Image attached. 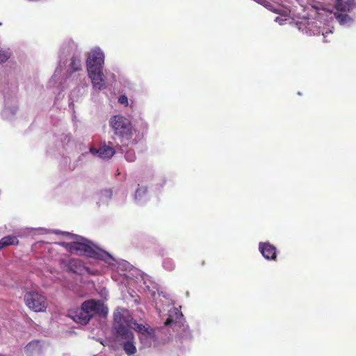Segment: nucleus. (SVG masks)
<instances>
[{
	"label": "nucleus",
	"instance_id": "1",
	"mask_svg": "<svg viewBox=\"0 0 356 356\" xmlns=\"http://www.w3.org/2000/svg\"><path fill=\"white\" fill-rule=\"evenodd\" d=\"M109 124L115 135L120 139L121 148L138 143L136 138H133L136 130L133 129L130 120L127 118L120 115H114L111 118Z\"/></svg>",
	"mask_w": 356,
	"mask_h": 356
},
{
	"label": "nucleus",
	"instance_id": "2",
	"mask_svg": "<svg viewBox=\"0 0 356 356\" xmlns=\"http://www.w3.org/2000/svg\"><path fill=\"white\" fill-rule=\"evenodd\" d=\"M131 326L129 316L125 315L120 311L114 312L113 334L118 341L134 340V335L129 330Z\"/></svg>",
	"mask_w": 356,
	"mask_h": 356
},
{
	"label": "nucleus",
	"instance_id": "3",
	"mask_svg": "<svg viewBox=\"0 0 356 356\" xmlns=\"http://www.w3.org/2000/svg\"><path fill=\"white\" fill-rule=\"evenodd\" d=\"M61 245L72 254L79 256L84 255L93 259H102L106 253L104 251L92 245L87 240H84L83 242H63Z\"/></svg>",
	"mask_w": 356,
	"mask_h": 356
},
{
	"label": "nucleus",
	"instance_id": "4",
	"mask_svg": "<svg viewBox=\"0 0 356 356\" xmlns=\"http://www.w3.org/2000/svg\"><path fill=\"white\" fill-rule=\"evenodd\" d=\"M26 306L35 312H43L47 308V300L42 293L35 290H29L24 293Z\"/></svg>",
	"mask_w": 356,
	"mask_h": 356
},
{
	"label": "nucleus",
	"instance_id": "5",
	"mask_svg": "<svg viewBox=\"0 0 356 356\" xmlns=\"http://www.w3.org/2000/svg\"><path fill=\"white\" fill-rule=\"evenodd\" d=\"M83 305L90 318L97 315L106 316L108 313V308L100 300H89L83 302Z\"/></svg>",
	"mask_w": 356,
	"mask_h": 356
},
{
	"label": "nucleus",
	"instance_id": "6",
	"mask_svg": "<svg viewBox=\"0 0 356 356\" xmlns=\"http://www.w3.org/2000/svg\"><path fill=\"white\" fill-rule=\"evenodd\" d=\"M104 63V55L99 49L90 52L86 60L87 71L90 72L102 70Z\"/></svg>",
	"mask_w": 356,
	"mask_h": 356
},
{
	"label": "nucleus",
	"instance_id": "7",
	"mask_svg": "<svg viewBox=\"0 0 356 356\" xmlns=\"http://www.w3.org/2000/svg\"><path fill=\"white\" fill-rule=\"evenodd\" d=\"M90 152L92 154H97L99 157L103 159H111L115 153L113 145L111 142H108L106 145L105 143L102 144L98 149L95 148H90Z\"/></svg>",
	"mask_w": 356,
	"mask_h": 356
},
{
	"label": "nucleus",
	"instance_id": "8",
	"mask_svg": "<svg viewBox=\"0 0 356 356\" xmlns=\"http://www.w3.org/2000/svg\"><path fill=\"white\" fill-rule=\"evenodd\" d=\"M89 78L91 79L93 88L95 90H102L106 88V78L102 70L88 72Z\"/></svg>",
	"mask_w": 356,
	"mask_h": 356
},
{
	"label": "nucleus",
	"instance_id": "9",
	"mask_svg": "<svg viewBox=\"0 0 356 356\" xmlns=\"http://www.w3.org/2000/svg\"><path fill=\"white\" fill-rule=\"evenodd\" d=\"M129 321L131 324V328L140 333L142 336L150 339L154 337V331L148 324H139L131 316H129Z\"/></svg>",
	"mask_w": 356,
	"mask_h": 356
},
{
	"label": "nucleus",
	"instance_id": "10",
	"mask_svg": "<svg viewBox=\"0 0 356 356\" xmlns=\"http://www.w3.org/2000/svg\"><path fill=\"white\" fill-rule=\"evenodd\" d=\"M259 251L266 259L275 260L277 258L276 248L269 243H260Z\"/></svg>",
	"mask_w": 356,
	"mask_h": 356
},
{
	"label": "nucleus",
	"instance_id": "11",
	"mask_svg": "<svg viewBox=\"0 0 356 356\" xmlns=\"http://www.w3.org/2000/svg\"><path fill=\"white\" fill-rule=\"evenodd\" d=\"M42 346L39 341H32L24 348V352L27 356H34L42 353Z\"/></svg>",
	"mask_w": 356,
	"mask_h": 356
},
{
	"label": "nucleus",
	"instance_id": "12",
	"mask_svg": "<svg viewBox=\"0 0 356 356\" xmlns=\"http://www.w3.org/2000/svg\"><path fill=\"white\" fill-rule=\"evenodd\" d=\"M74 319L76 323L82 325H86L91 319L86 309H84L83 304L81 308L76 312Z\"/></svg>",
	"mask_w": 356,
	"mask_h": 356
},
{
	"label": "nucleus",
	"instance_id": "13",
	"mask_svg": "<svg viewBox=\"0 0 356 356\" xmlns=\"http://www.w3.org/2000/svg\"><path fill=\"white\" fill-rule=\"evenodd\" d=\"M356 8V0H347L335 5V8L341 12H350Z\"/></svg>",
	"mask_w": 356,
	"mask_h": 356
},
{
	"label": "nucleus",
	"instance_id": "14",
	"mask_svg": "<svg viewBox=\"0 0 356 356\" xmlns=\"http://www.w3.org/2000/svg\"><path fill=\"white\" fill-rule=\"evenodd\" d=\"M19 244V240L15 236H6L0 240V250L4 248L14 245H17Z\"/></svg>",
	"mask_w": 356,
	"mask_h": 356
},
{
	"label": "nucleus",
	"instance_id": "15",
	"mask_svg": "<svg viewBox=\"0 0 356 356\" xmlns=\"http://www.w3.org/2000/svg\"><path fill=\"white\" fill-rule=\"evenodd\" d=\"M81 60L75 56H72L67 70L68 75L71 76L74 72L79 71L81 70Z\"/></svg>",
	"mask_w": 356,
	"mask_h": 356
},
{
	"label": "nucleus",
	"instance_id": "16",
	"mask_svg": "<svg viewBox=\"0 0 356 356\" xmlns=\"http://www.w3.org/2000/svg\"><path fill=\"white\" fill-rule=\"evenodd\" d=\"M123 349L127 355H131L136 353L134 340H127L123 342Z\"/></svg>",
	"mask_w": 356,
	"mask_h": 356
},
{
	"label": "nucleus",
	"instance_id": "17",
	"mask_svg": "<svg viewBox=\"0 0 356 356\" xmlns=\"http://www.w3.org/2000/svg\"><path fill=\"white\" fill-rule=\"evenodd\" d=\"M118 145L120 147L121 152H124V157L127 161L134 162L136 160V156L134 150L131 149H124V148H127L128 146L122 147L121 149V144H118Z\"/></svg>",
	"mask_w": 356,
	"mask_h": 356
},
{
	"label": "nucleus",
	"instance_id": "18",
	"mask_svg": "<svg viewBox=\"0 0 356 356\" xmlns=\"http://www.w3.org/2000/svg\"><path fill=\"white\" fill-rule=\"evenodd\" d=\"M335 17L341 24H344L353 20L352 17L348 14H335Z\"/></svg>",
	"mask_w": 356,
	"mask_h": 356
},
{
	"label": "nucleus",
	"instance_id": "19",
	"mask_svg": "<svg viewBox=\"0 0 356 356\" xmlns=\"http://www.w3.org/2000/svg\"><path fill=\"white\" fill-rule=\"evenodd\" d=\"M11 56L9 51L0 50V63L6 62Z\"/></svg>",
	"mask_w": 356,
	"mask_h": 356
},
{
	"label": "nucleus",
	"instance_id": "20",
	"mask_svg": "<svg viewBox=\"0 0 356 356\" xmlns=\"http://www.w3.org/2000/svg\"><path fill=\"white\" fill-rule=\"evenodd\" d=\"M147 187L142 186L138 187L135 193V198H140L143 195H145L147 193Z\"/></svg>",
	"mask_w": 356,
	"mask_h": 356
},
{
	"label": "nucleus",
	"instance_id": "21",
	"mask_svg": "<svg viewBox=\"0 0 356 356\" xmlns=\"http://www.w3.org/2000/svg\"><path fill=\"white\" fill-rule=\"evenodd\" d=\"M163 267L168 270H172L175 268L173 261L170 259H166L163 261Z\"/></svg>",
	"mask_w": 356,
	"mask_h": 356
},
{
	"label": "nucleus",
	"instance_id": "22",
	"mask_svg": "<svg viewBox=\"0 0 356 356\" xmlns=\"http://www.w3.org/2000/svg\"><path fill=\"white\" fill-rule=\"evenodd\" d=\"M263 6H264L268 10H270L274 13H278L279 10H280L279 8H275L271 3H270L269 1H268L266 0V3H264Z\"/></svg>",
	"mask_w": 356,
	"mask_h": 356
},
{
	"label": "nucleus",
	"instance_id": "23",
	"mask_svg": "<svg viewBox=\"0 0 356 356\" xmlns=\"http://www.w3.org/2000/svg\"><path fill=\"white\" fill-rule=\"evenodd\" d=\"M118 102L121 104H124L125 106L128 105V98L126 95H120L118 98Z\"/></svg>",
	"mask_w": 356,
	"mask_h": 356
},
{
	"label": "nucleus",
	"instance_id": "24",
	"mask_svg": "<svg viewBox=\"0 0 356 356\" xmlns=\"http://www.w3.org/2000/svg\"><path fill=\"white\" fill-rule=\"evenodd\" d=\"M69 264H70V270L74 272V273H76V270L72 269V266H77L78 264H80V261L77 260V259H71L70 261H69Z\"/></svg>",
	"mask_w": 356,
	"mask_h": 356
},
{
	"label": "nucleus",
	"instance_id": "25",
	"mask_svg": "<svg viewBox=\"0 0 356 356\" xmlns=\"http://www.w3.org/2000/svg\"><path fill=\"white\" fill-rule=\"evenodd\" d=\"M172 320L171 318H168L165 323V325H168L172 323Z\"/></svg>",
	"mask_w": 356,
	"mask_h": 356
},
{
	"label": "nucleus",
	"instance_id": "26",
	"mask_svg": "<svg viewBox=\"0 0 356 356\" xmlns=\"http://www.w3.org/2000/svg\"><path fill=\"white\" fill-rule=\"evenodd\" d=\"M254 1L261 5H264V3H266V0H254Z\"/></svg>",
	"mask_w": 356,
	"mask_h": 356
},
{
	"label": "nucleus",
	"instance_id": "27",
	"mask_svg": "<svg viewBox=\"0 0 356 356\" xmlns=\"http://www.w3.org/2000/svg\"><path fill=\"white\" fill-rule=\"evenodd\" d=\"M343 1V0H335L334 6L337 5L338 3Z\"/></svg>",
	"mask_w": 356,
	"mask_h": 356
},
{
	"label": "nucleus",
	"instance_id": "28",
	"mask_svg": "<svg viewBox=\"0 0 356 356\" xmlns=\"http://www.w3.org/2000/svg\"><path fill=\"white\" fill-rule=\"evenodd\" d=\"M204 264H205L204 261H202L201 265H202V266H204Z\"/></svg>",
	"mask_w": 356,
	"mask_h": 356
}]
</instances>
